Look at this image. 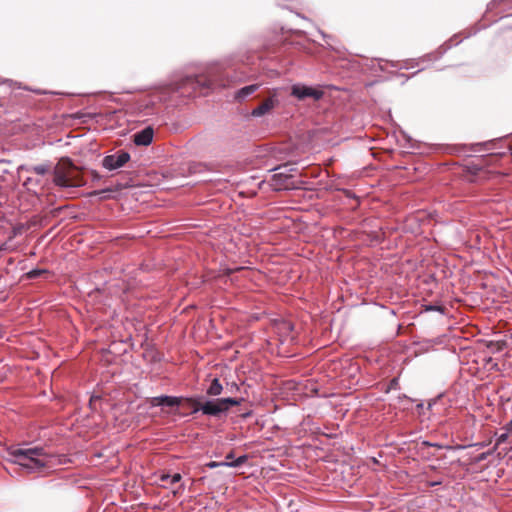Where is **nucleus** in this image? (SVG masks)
Here are the masks:
<instances>
[{
	"label": "nucleus",
	"instance_id": "6",
	"mask_svg": "<svg viewBox=\"0 0 512 512\" xmlns=\"http://www.w3.org/2000/svg\"><path fill=\"white\" fill-rule=\"evenodd\" d=\"M280 99L278 96V90L273 89L269 97H267L260 105L251 111V116L257 118L262 117L270 113L274 108L278 107Z\"/></svg>",
	"mask_w": 512,
	"mask_h": 512
},
{
	"label": "nucleus",
	"instance_id": "18",
	"mask_svg": "<svg viewBox=\"0 0 512 512\" xmlns=\"http://www.w3.org/2000/svg\"><path fill=\"white\" fill-rule=\"evenodd\" d=\"M445 45H446V48H444V50H443L442 52L427 54L426 56H424V57L421 59V61H425V60H427V61H434V60L438 59L439 57H441V55H442V54H443L447 49H449V48L451 47V45H447V44H445Z\"/></svg>",
	"mask_w": 512,
	"mask_h": 512
},
{
	"label": "nucleus",
	"instance_id": "11",
	"mask_svg": "<svg viewBox=\"0 0 512 512\" xmlns=\"http://www.w3.org/2000/svg\"><path fill=\"white\" fill-rule=\"evenodd\" d=\"M260 88V84H251L248 86H245L239 90L236 91L234 95V99L236 101H243L250 95L254 94L258 89Z\"/></svg>",
	"mask_w": 512,
	"mask_h": 512
},
{
	"label": "nucleus",
	"instance_id": "26",
	"mask_svg": "<svg viewBox=\"0 0 512 512\" xmlns=\"http://www.w3.org/2000/svg\"><path fill=\"white\" fill-rule=\"evenodd\" d=\"M502 451H503L504 454H508V453L512 452V446H510V447H503Z\"/></svg>",
	"mask_w": 512,
	"mask_h": 512
},
{
	"label": "nucleus",
	"instance_id": "16",
	"mask_svg": "<svg viewBox=\"0 0 512 512\" xmlns=\"http://www.w3.org/2000/svg\"><path fill=\"white\" fill-rule=\"evenodd\" d=\"M48 273H49V271L46 270V269L36 268V269H32L29 272H27L25 274V277L27 279H36V278H39V277H41L43 275H46Z\"/></svg>",
	"mask_w": 512,
	"mask_h": 512
},
{
	"label": "nucleus",
	"instance_id": "10",
	"mask_svg": "<svg viewBox=\"0 0 512 512\" xmlns=\"http://www.w3.org/2000/svg\"><path fill=\"white\" fill-rule=\"evenodd\" d=\"M186 86H191L193 90H196L198 87H206L210 88L211 83L209 81L202 82L198 77L196 76H187L181 80V83L175 88V89H182Z\"/></svg>",
	"mask_w": 512,
	"mask_h": 512
},
{
	"label": "nucleus",
	"instance_id": "25",
	"mask_svg": "<svg viewBox=\"0 0 512 512\" xmlns=\"http://www.w3.org/2000/svg\"><path fill=\"white\" fill-rule=\"evenodd\" d=\"M160 480L163 481V482L164 481H168V480H170V475L169 474H162L160 476Z\"/></svg>",
	"mask_w": 512,
	"mask_h": 512
},
{
	"label": "nucleus",
	"instance_id": "15",
	"mask_svg": "<svg viewBox=\"0 0 512 512\" xmlns=\"http://www.w3.org/2000/svg\"><path fill=\"white\" fill-rule=\"evenodd\" d=\"M218 400H219V404L222 406V408H225V412H226V411H228V409L231 406L240 405L243 399L228 397V398H219Z\"/></svg>",
	"mask_w": 512,
	"mask_h": 512
},
{
	"label": "nucleus",
	"instance_id": "7",
	"mask_svg": "<svg viewBox=\"0 0 512 512\" xmlns=\"http://www.w3.org/2000/svg\"><path fill=\"white\" fill-rule=\"evenodd\" d=\"M323 91L314 89L312 87L294 84L291 88V95L298 100H304L305 98H313L314 100H320L323 97Z\"/></svg>",
	"mask_w": 512,
	"mask_h": 512
},
{
	"label": "nucleus",
	"instance_id": "27",
	"mask_svg": "<svg viewBox=\"0 0 512 512\" xmlns=\"http://www.w3.org/2000/svg\"><path fill=\"white\" fill-rule=\"evenodd\" d=\"M234 457L233 453H229L226 455V461L228 462H233L234 460H232Z\"/></svg>",
	"mask_w": 512,
	"mask_h": 512
},
{
	"label": "nucleus",
	"instance_id": "19",
	"mask_svg": "<svg viewBox=\"0 0 512 512\" xmlns=\"http://www.w3.org/2000/svg\"><path fill=\"white\" fill-rule=\"evenodd\" d=\"M508 437H509V433H508V432H506V431H505L504 433H502V434L498 435V436H497V438H496V443H495V445H494V447H493V451H496V450H497V448H498L501 444H503L504 442H506V441H507V439H508Z\"/></svg>",
	"mask_w": 512,
	"mask_h": 512
},
{
	"label": "nucleus",
	"instance_id": "23",
	"mask_svg": "<svg viewBox=\"0 0 512 512\" xmlns=\"http://www.w3.org/2000/svg\"><path fill=\"white\" fill-rule=\"evenodd\" d=\"M182 479V476L180 473H175L174 475L170 476V481L171 483H178L180 482Z\"/></svg>",
	"mask_w": 512,
	"mask_h": 512
},
{
	"label": "nucleus",
	"instance_id": "12",
	"mask_svg": "<svg viewBox=\"0 0 512 512\" xmlns=\"http://www.w3.org/2000/svg\"><path fill=\"white\" fill-rule=\"evenodd\" d=\"M247 460V457L245 455L243 456H240L238 457L235 461L233 462H228V461H223V462H215V461H211L209 463L206 464V466L210 469H214V468H217V467H221V466H226V467H239L241 466L243 463H245Z\"/></svg>",
	"mask_w": 512,
	"mask_h": 512
},
{
	"label": "nucleus",
	"instance_id": "1",
	"mask_svg": "<svg viewBox=\"0 0 512 512\" xmlns=\"http://www.w3.org/2000/svg\"><path fill=\"white\" fill-rule=\"evenodd\" d=\"M11 455L15 463L28 472L49 467L52 459V455L48 454L43 447L17 448L11 452Z\"/></svg>",
	"mask_w": 512,
	"mask_h": 512
},
{
	"label": "nucleus",
	"instance_id": "4",
	"mask_svg": "<svg viewBox=\"0 0 512 512\" xmlns=\"http://www.w3.org/2000/svg\"><path fill=\"white\" fill-rule=\"evenodd\" d=\"M185 401L193 406L192 414L202 411L203 414L208 416H218L225 412V408H222L218 399L208 400L204 404H200L199 400L193 397H188Z\"/></svg>",
	"mask_w": 512,
	"mask_h": 512
},
{
	"label": "nucleus",
	"instance_id": "3",
	"mask_svg": "<svg viewBox=\"0 0 512 512\" xmlns=\"http://www.w3.org/2000/svg\"><path fill=\"white\" fill-rule=\"evenodd\" d=\"M270 180L271 187L276 190H290L297 187V182L294 181V175L292 172L296 169L289 167V165H282L275 169Z\"/></svg>",
	"mask_w": 512,
	"mask_h": 512
},
{
	"label": "nucleus",
	"instance_id": "29",
	"mask_svg": "<svg viewBox=\"0 0 512 512\" xmlns=\"http://www.w3.org/2000/svg\"><path fill=\"white\" fill-rule=\"evenodd\" d=\"M4 250H7L6 244H3L2 246H0V251H4Z\"/></svg>",
	"mask_w": 512,
	"mask_h": 512
},
{
	"label": "nucleus",
	"instance_id": "24",
	"mask_svg": "<svg viewBox=\"0 0 512 512\" xmlns=\"http://www.w3.org/2000/svg\"><path fill=\"white\" fill-rule=\"evenodd\" d=\"M503 429H504L506 432L510 433V432L512 431V420H511V421H509V422H508V423L503 427Z\"/></svg>",
	"mask_w": 512,
	"mask_h": 512
},
{
	"label": "nucleus",
	"instance_id": "30",
	"mask_svg": "<svg viewBox=\"0 0 512 512\" xmlns=\"http://www.w3.org/2000/svg\"><path fill=\"white\" fill-rule=\"evenodd\" d=\"M18 233H19V230H18V229H14V230H13V236H16Z\"/></svg>",
	"mask_w": 512,
	"mask_h": 512
},
{
	"label": "nucleus",
	"instance_id": "21",
	"mask_svg": "<svg viewBox=\"0 0 512 512\" xmlns=\"http://www.w3.org/2000/svg\"><path fill=\"white\" fill-rule=\"evenodd\" d=\"M426 311H437L440 313H444V307L438 305H427L425 308Z\"/></svg>",
	"mask_w": 512,
	"mask_h": 512
},
{
	"label": "nucleus",
	"instance_id": "31",
	"mask_svg": "<svg viewBox=\"0 0 512 512\" xmlns=\"http://www.w3.org/2000/svg\"><path fill=\"white\" fill-rule=\"evenodd\" d=\"M477 445H478V446H480V447H484V446H485V443H479V444H477Z\"/></svg>",
	"mask_w": 512,
	"mask_h": 512
},
{
	"label": "nucleus",
	"instance_id": "20",
	"mask_svg": "<svg viewBox=\"0 0 512 512\" xmlns=\"http://www.w3.org/2000/svg\"><path fill=\"white\" fill-rule=\"evenodd\" d=\"M495 451H493V448L489 451H486V452H483V453H480L475 459H474V462L475 463H479V462H482L484 460H486L490 455L494 454Z\"/></svg>",
	"mask_w": 512,
	"mask_h": 512
},
{
	"label": "nucleus",
	"instance_id": "22",
	"mask_svg": "<svg viewBox=\"0 0 512 512\" xmlns=\"http://www.w3.org/2000/svg\"><path fill=\"white\" fill-rule=\"evenodd\" d=\"M203 167H206V165L202 163H195L191 166V169H193V172L196 173L201 172Z\"/></svg>",
	"mask_w": 512,
	"mask_h": 512
},
{
	"label": "nucleus",
	"instance_id": "5",
	"mask_svg": "<svg viewBox=\"0 0 512 512\" xmlns=\"http://www.w3.org/2000/svg\"><path fill=\"white\" fill-rule=\"evenodd\" d=\"M130 154L126 151L119 150L114 154L107 155L102 160V166L108 171H114L125 166L130 160Z\"/></svg>",
	"mask_w": 512,
	"mask_h": 512
},
{
	"label": "nucleus",
	"instance_id": "28",
	"mask_svg": "<svg viewBox=\"0 0 512 512\" xmlns=\"http://www.w3.org/2000/svg\"><path fill=\"white\" fill-rule=\"evenodd\" d=\"M423 444H424V445H427V446H434V447H439V448L441 447V446H440V445H438V444H433V443H430V442H428V441L423 442Z\"/></svg>",
	"mask_w": 512,
	"mask_h": 512
},
{
	"label": "nucleus",
	"instance_id": "2",
	"mask_svg": "<svg viewBox=\"0 0 512 512\" xmlns=\"http://www.w3.org/2000/svg\"><path fill=\"white\" fill-rule=\"evenodd\" d=\"M53 182L60 188H77L84 185L80 175L74 171V165L68 158L61 159L54 168Z\"/></svg>",
	"mask_w": 512,
	"mask_h": 512
},
{
	"label": "nucleus",
	"instance_id": "14",
	"mask_svg": "<svg viewBox=\"0 0 512 512\" xmlns=\"http://www.w3.org/2000/svg\"><path fill=\"white\" fill-rule=\"evenodd\" d=\"M21 169H25L29 173H35L37 175L43 176L50 170L49 164H39L30 167L22 166Z\"/></svg>",
	"mask_w": 512,
	"mask_h": 512
},
{
	"label": "nucleus",
	"instance_id": "17",
	"mask_svg": "<svg viewBox=\"0 0 512 512\" xmlns=\"http://www.w3.org/2000/svg\"><path fill=\"white\" fill-rule=\"evenodd\" d=\"M28 190L31 189L32 186H42V181L40 179H34L32 177H27L23 183Z\"/></svg>",
	"mask_w": 512,
	"mask_h": 512
},
{
	"label": "nucleus",
	"instance_id": "9",
	"mask_svg": "<svg viewBox=\"0 0 512 512\" xmlns=\"http://www.w3.org/2000/svg\"><path fill=\"white\" fill-rule=\"evenodd\" d=\"M154 131L148 126L133 135V142L137 146H148L153 140Z\"/></svg>",
	"mask_w": 512,
	"mask_h": 512
},
{
	"label": "nucleus",
	"instance_id": "13",
	"mask_svg": "<svg viewBox=\"0 0 512 512\" xmlns=\"http://www.w3.org/2000/svg\"><path fill=\"white\" fill-rule=\"evenodd\" d=\"M223 391V386L220 383L219 379L214 378L208 388L206 389V393L209 396H218Z\"/></svg>",
	"mask_w": 512,
	"mask_h": 512
},
{
	"label": "nucleus",
	"instance_id": "8",
	"mask_svg": "<svg viewBox=\"0 0 512 512\" xmlns=\"http://www.w3.org/2000/svg\"><path fill=\"white\" fill-rule=\"evenodd\" d=\"M186 398L177 397V396H169V395H160L151 397L148 399V402L151 407H176L178 408L183 400Z\"/></svg>",
	"mask_w": 512,
	"mask_h": 512
}]
</instances>
